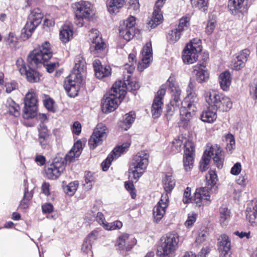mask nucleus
I'll use <instances>...</instances> for the list:
<instances>
[{"label": "nucleus", "instance_id": "f257e3e1", "mask_svg": "<svg viewBox=\"0 0 257 257\" xmlns=\"http://www.w3.org/2000/svg\"><path fill=\"white\" fill-rule=\"evenodd\" d=\"M75 65L70 75L64 82V87L68 95L71 97H74L80 89V84L83 81L81 72L83 71L85 61L83 58L78 55L75 58Z\"/></svg>", "mask_w": 257, "mask_h": 257}, {"label": "nucleus", "instance_id": "f03ea898", "mask_svg": "<svg viewBox=\"0 0 257 257\" xmlns=\"http://www.w3.org/2000/svg\"><path fill=\"white\" fill-rule=\"evenodd\" d=\"M122 81L113 84L112 88L104 96L101 102L102 110L104 113L113 111L125 95V87Z\"/></svg>", "mask_w": 257, "mask_h": 257}, {"label": "nucleus", "instance_id": "7ed1b4c3", "mask_svg": "<svg viewBox=\"0 0 257 257\" xmlns=\"http://www.w3.org/2000/svg\"><path fill=\"white\" fill-rule=\"evenodd\" d=\"M187 95L182 103L180 109V121L179 125L183 128H187L191 119L195 115L197 110L196 105L198 98L194 90L187 87Z\"/></svg>", "mask_w": 257, "mask_h": 257}, {"label": "nucleus", "instance_id": "20e7f679", "mask_svg": "<svg viewBox=\"0 0 257 257\" xmlns=\"http://www.w3.org/2000/svg\"><path fill=\"white\" fill-rule=\"evenodd\" d=\"M179 235L174 232H169L161 238L157 248V255L160 257H172L178 247Z\"/></svg>", "mask_w": 257, "mask_h": 257}, {"label": "nucleus", "instance_id": "39448f33", "mask_svg": "<svg viewBox=\"0 0 257 257\" xmlns=\"http://www.w3.org/2000/svg\"><path fill=\"white\" fill-rule=\"evenodd\" d=\"M52 56L50 44L46 41L35 49L28 56L27 60L32 67L38 66L47 62Z\"/></svg>", "mask_w": 257, "mask_h": 257}, {"label": "nucleus", "instance_id": "423d86ee", "mask_svg": "<svg viewBox=\"0 0 257 257\" xmlns=\"http://www.w3.org/2000/svg\"><path fill=\"white\" fill-rule=\"evenodd\" d=\"M205 97L206 102L216 111L219 109L223 112L227 111L232 107V103L230 98L215 90L206 91Z\"/></svg>", "mask_w": 257, "mask_h": 257}, {"label": "nucleus", "instance_id": "0eeeda50", "mask_svg": "<svg viewBox=\"0 0 257 257\" xmlns=\"http://www.w3.org/2000/svg\"><path fill=\"white\" fill-rule=\"evenodd\" d=\"M214 164L218 168H221L224 161L223 152L220 147L215 145L210 148L208 152L205 151L200 162L199 168L201 172H204L208 169V166L211 156Z\"/></svg>", "mask_w": 257, "mask_h": 257}, {"label": "nucleus", "instance_id": "6e6552de", "mask_svg": "<svg viewBox=\"0 0 257 257\" xmlns=\"http://www.w3.org/2000/svg\"><path fill=\"white\" fill-rule=\"evenodd\" d=\"M149 157V154L145 151L138 152L134 157L128 171L134 179L137 180L142 175L148 165Z\"/></svg>", "mask_w": 257, "mask_h": 257}, {"label": "nucleus", "instance_id": "1a4fd4ad", "mask_svg": "<svg viewBox=\"0 0 257 257\" xmlns=\"http://www.w3.org/2000/svg\"><path fill=\"white\" fill-rule=\"evenodd\" d=\"M43 15L41 10L36 8L31 11L29 15L27 22L22 31L21 37L24 40H27L41 23Z\"/></svg>", "mask_w": 257, "mask_h": 257}, {"label": "nucleus", "instance_id": "9d476101", "mask_svg": "<svg viewBox=\"0 0 257 257\" xmlns=\"http://www.w3.org/2000/svg\"><path fill=\"white\" fill-rule=\"evenodd\" d=\"M202 50L200 40L194 39L188 43L182 52V59L184 63L191 64L195 62Z\"/></svg>", "mask_w": 257, "mask_h": 257}, {"label": "nucleus", "instance_id": "9b49d317", "mask_svg": "<svg viewBox=\"0 0 257 257\" xmlns=\"http://www.w3.org/2000/svg\"><path fill=\"white\" fill-rule=\"evenodd\" d=\"M38 99L36 92L31 89L26 94L25 98V107L23 114L25 119L33 118L37 114Z\"/></svg>", "mask_w": 257, "mask_h": 257}, {"label": "nucleus", "instance_id": "f8f14e48", "mask_svg": "<svg viewBox=\"0 0 257 257\" xmlns=\"http://www.w3.org/2000/svg\"><path fill=\"white\" fill-rule=\"evenodd\" d=\"M136 18L131 16L126 20L120 22L119 36L127 41L131 40L135 35Z\"/></svg>", "mask_w": 257, "mask_h": 257}, {"label": "nucleus", "instance_id": "ddd939ff", "mask_svg": "<svg viewBox=\"0 0 257 257\" xmlns=\"http://www.w3.org/2000/svg\"><path fill=\"white\" fill-rule=\"evenodd\" d=\"M90 37V51L94 56L98 57L99 54L105 49V44L99 36V32L96 29H92L89 34Z\"/></svg>", "mask_w": 257, "mask_h": 257}, {"label": "nucleus", "instance_id": "4468645a", "mask_svg": "<svg viewBox=\"0 0 257 257\" xmlns=\"http://www.w3.org/2000/svg\"><path fill=\"white\" fill-rule=\"evenodd\" d=\"M108 133L107 127L102 123H99L94 130L88 141V145L91 149H95L100 145L107 137Z\"/></svg>", "mask_w": 257, "mask_h": 257}, {"label": "nucleus", "instance_id": "2eb2a0df", "mask_svg": "<svg viewBox=\"0 0 257 257\" xmlns=\"http://www.w3.org/2000/svg\"><path fill=\"white\" fill-rule=\"evenodd\" d=\"M17 66L18 70L22 75L26 76L27 80L31 83H36L40 80V75L38 72L30 67L28 69L26 64L22 58L17 61Z\"/></svg>", "mask_w": 257, "mask_h": 257}, {"label": "nucleus", "instance_id": "dca6fc26", "mask_svg": "<svg viewBox=\"0 0 257 257\" xmlns=\"http://www.w3.org/2000/svg\"><path fill=\"white\" fill-rule=\"evenodd\" d=\"M136 243V240L129 234L123 233L117 237L115 244L117 250L120 251H128Z\"/></svg>", "mask_w": 257, "mask_h": 257}, {"label": "nucleus", "instance_id": "f3484780", "mask_svg": "<svg viewBox=\"0 0 257 257\" xmlns=\"http://www.w3.org/2000/svg\"><path fill=\"white\" fill-rule=\"evenodd\" d=\"M72 7L78 17H84L85 19H89L93 15V7L88 2L81 1L73 4Z\"/></svg>", "mask_w": 257, "mask_h": 257}, {"label": "nucleus", "instance_id": "a211bd4d", "mask_svg": "<svg viewBox=\"0 0 257 257\" xmlns=\"http://www.w3.org/2000/svg\"><path fill=\"white\" fill-rule=\"evenodd\" d=\"M167 85L168 86L171 94V105L173 107H178L183 102L182 101L181 98V91L180 88L173 78L171 77L168 79Z\"/></svg>", "mask_w": 257, "mask_h": 257}, {"label": "nucleus", "instance_id": "6ab92c4d", "mask_svg": "<svg viewBox=\"0 0 257 257\" xmlns=\"http://www.w3.org/2000/svg\"><path fill=\"white\" fill-rule=\"evenodd\" d=\"M169 204V197L168 194H163L157 204L153 209V216L154 221L158 222L163 217L166 212V209Z\"/></svg>", "mask_w": 257, "mask_h": 257}, {"label": "nucleus", "instance_id": "aec40b11", "mask_svg": "<svg viewBox=\"0 0 257 257\" xmlns=\"http://www.w3.org/2000/svg\"><path fill=\"white\" fill-rule=\"evenodd\" d=\"M38 142L43 149L48 150L51 143V132L44 123H40L38 126Z\"/></svg>", "mask_w": 257, "mask_h": 257}, {"label": "nucleus", "instance_id": "412c9836", "mask_svg": "<svg viewBox=\"0 0 257 257\" xmlns=\"http://www.w3.org/2000/svg\"><path fill=\"white\" fill-rule=\"evenodd\" d=\"M130 143H125L120 146L115 148L112 151V153L109 154L107 158L101 163V167L103 171H105L108 170L110 166L111 161L114 159L117 158L121 153L125 152L126 150L130 147Z\"/></svg>", "mask_w": 257, "mask_h": 257}, {"label": "nucleus", "instance_id": "4be33fe9", "mask_svg": "<svg viewBox=\"0 0 257 257\" xmlns=\"http://www.w3.org/2000/svg\"><path fill=\"white\" fill-rule=\"evenodd\" d=\"M210 189L209 187H204L196 190L194 196V201L199 206L202 204L207 205L210 202Z\"/></svg>", "mask_w": 257, "mask_h": 257}, {"label": "nucleus", "instance_id": "5701e85b", "mask_svg": "<svg viewBox=\"0 0 257 257\" xmlns=\"http://www.w3.org/2000/svg\"><path fill=\"white\" fill-rule=\"evenodd\" d=\"M194 146L192 142H188L184 146V166L186 171L192 167L194 162Z\"/></svg>", "mask_w": 257, "mask_h": 257}, {"label": "nucleus", "instance_id": "b1692460", "mask_svg": "<svg viewBox=\"0 0 257 257\" xmlns=\"http://www.w3.org/2000/svg\"><path fill=\"white\" fill-rule=\"evenodd\" d=\"M206 64L205 62L198 64L193 67V73L195 75L196 81L198 83L206 82L209 77V73L205 69Z\"/></svg>", "mask_w": 257, "mask_h": 257}, {"label": "nucleus", "instance_id": "393cba45", "mask_svg": "<svg viewBox=\"0 0 257 257\" xmlns=\"http://www.w3.org/2000/svg\"><path fill=\"white\" fill-rule=\"evenodd\" d=\"M249 55L250 51L247 49L241 51L232 62V68L235 70H239L245 66V63L247 61Z\"/></svg>", "mask_w": 257, "mask_h": 257}, {"label": "nucleus", "instance_id": "a878e982", "mask_svg": "<svg viewBox=\"0 0 257 257\" xmlns=\"http://www.w3.org/2000/svg\"><path fill=\"white\" fill-rule=\"evenodd\" d=\"M228 7L230 13L234 15L243 13L247 10L244 0H229Z\"/></svg>", "mask_w": 257, "mask_h": 257}, {"label": "nucleus", "instance_id": "bb28decb", "mask_svg": "<svg viewBox=\"0 0 257 257\" xmlns=\"http://www.w3.org/2000/svg\"><path fill=\"white\" fill-rule=\"evenodd\" d=\"M93 65L95 76L98 79H102L110 75L111 69L110 66H105V67H103L99 60L96 59L93 62Z\"/></svg>", "mask_w": 257, "mask_h": 257}, {"label": "nucleus", "instance_id": "cd10ccee", "mask_svg": "<svg viewBox=\"0 0 257 257\" xmlns=\"http://www.w3.org/2000/svg\"><path fill=\"white\" fill-rule=\"evenodd\" d=\"M63 170V165L59 163H55L51 164L46 170L47 177L49 179H56L61 175Z\"/></svg>", "mask_w": 257, "mask_h": 257}, {"label": "nucleus", "instance_id": "c85d7f7f", "mask_svg": "<svg viewBox=\"0 0 257 257\" xmlns=\"http://www.w3.org/2000/svg\"><path fill=\"white\" fill-rule=\"evenodd\" d=\"M142 58L141 63L140 62L139 64L141 65L142 64L143 65L144 68H147L149 64L151 61L152 58V43L151 42H148L146 44L142 50Z\"/></svg>", "mask_w": 257, "mask_h": 257}, {"label": "nucleus", "instance_id": "c756f323", "mask_svg": "<svg viewBox=\"0 0 257 257\" xmlns=\"http://www.w3.org/2000/svg\"><path fill=\"white\" fill-rule=\"evenodd\" d=\"M218 249L219 252L231 251V241L229 237L223 234L218 239Z\"/></svg>", "mask_w": 257, "mask_h": 257}, {"label": "nucleus", "instance_id": "7c9ffc66", "mask_svg": "<svg viewBox=\"0 0 257 257\" xmlns=\"http://www.w3.org/2000/svg\"><path fill=\"white\" fill-rule=\"evenodd\" d=\"M82 144L79 142L75 143L73 148L65 157L67 162H71L75 158L79 157L82 151Z\"/></svg>", "mask_w": 257, "mask_h": 257}, {"label": "nucleus", "instance_id": "2f4dec72", "mask_svg": "<svg viewBox=\"0 0 257 257\" xmlns=\"http://www.w3.org/2000/svg\"><path fill=\"white\" fill-rule=\"evenodd\" d=\"M124 3V0H107V10L110 14H116L123 7Z\"/></svg>", "mask_w": 257, "mask_h": 257}, {"label": "nucleus", "instance_id": "473e14b6", "mask_svg": "<svg viewBox=\"0 0 257 257\" xmlns=\"http://www.w3.org/2000/svg\"><path fill=\"white\" fill-rule=\"evenodd\" d=\"M216 110L212 108L210 105L206 110L203 111L201 115L202 121L208 123L213 122L216 119Z\"/></svg>", "mask_w": 257, "mask_h": 257}, {"label": "nucleus", "instance_id": "72a5a7b5", "mask_svg": "<svg viewBox=\"0 0 257 257\" xmlns=\"http://www.w3.org/2000/svg\"><path fill=\"white\" fill-rule=\"evenodd\" d=\"M6 106L9 110V112L15 117L20 115V106L12 98H9L6 103Z\"/></svg>", "mask_w": 257, "mask_h": 257}, {"label": "nucleus", "instance_id": "f704fd0d", "mask_svg": "<svg viewBox=\"0 0 257 257\" xmlns=\"http://www.w3.org/2000/svg\"><path fill=\"white\" fill-rule=\"evenodd\" d=\"M231 77L229 72L225 71L219 76V83L221 88L224 91H227L231 84Z\"/></svg>", "mask_w": 257, "mask_h": 257}, {"label": "nucleus", "instance_id": "c9c22d12", "mask_svg": "<svg viewBox=\"0 0 257 257\" xmlns=\"http://www.w3.org/2000/svg\"><path fill=\"white\" fill-rule=\"evenodd\" d=\"M163 19L162 12L158 9H154L151 20L149 22V24L152 28H154L162 22Z\"/></svg>", "mask_w": 257, "mask_h": 257}, {"label": "nucleus", "instance_id": "e433bc0d", "mask_svg": "<svg viewBox=\"0 0 257 257\" xmlns=\"http://www.w3.org/2000/svg\"><path fill=\"white\" fill-rule=\"evenodd\" d=\"M163 103L160 101V99L154 98L152 106V114L154 118H158L162 112V106Z\"/></svg>", "mask_w": 257, "mask_h": 257}, {"label": "nucleus", "instance_id": "4c0bfd02", "mask_svg": "<svg viewBox=\"0 0 257 257\" xmlns=\"http://www.w3.org/2000/svg\"><path fill=\"white\" fill-rule=\"evenodd\" d=\"M220 222L222 226H226L230 218V210L226 206L223 205L219 209Z\"/></svg>", "mask_w": 257, "mask_h": 257}, {"label": "nucleus", "instance_id": "58836bf2", "mask_svg": "<svg viewBox=\"0 0 257 257\" xmlns=\"http://www.w3.org/2000/svg\"><path fill=\"white\" fill-rule=\"evenodd\" d=\"M72 35L73 32L71 28L67 25H64L60 31V39L63 43H67Z\"/></svg>", "mask_w": 257, "mask_h": 257}, {"label": "nucleus", "instance_id": "ea45409f", "mask_svg": "<svg viewBox=\"0 0 257 257\" xmlns=\"http://www.w3.org/2000/svg\"><path fill=\"white\" fill-rule=\"evenodd\" d=\"M164 188L166 192H170L175 185V181L170 174H166L163 179Z\"/></svg>", "mask_w": 257, "mask_h": 257}, {"label": "nucleus", "instance_id": "a19ab883", "mask_svg": "<svg viewBox=\"0 0 257 257\" xmlns=\"http://www.w3.org/2000/svg\"><path fill=\"white\" fill-rule=\"evenodd\" d=\"M246 219L251 223H254L257 219V205L248 206L246 210Z\"/></svg>", "mask_w": 257, "mask_h": 257}, {"label": "nucleus", "instance_id": "79ce46f5", "mask_svg": "<svg viewBox=\"0 0 257 257\" xmlns=\"http://www.w3.org/2000/svg\"><path fill=\"white\" fill-rule=\"evenodd\" d=\"M135 118L134 113L126 114L123 118V122L119 124L120 126L125 131L130 127V125L134 122Z\"/></svg>", "mask_w": 257, "mask_h": 257}, {"label": "nucleus", "instance_id": "37998d69", "mask_svg": "<svg viewBox=\"0 0 257 257\" xmlns=\"http://www.w3.org/2000/svg\"><path fill=\"white\" fill-rule=\"evenodd\" d=\"M188 142H192L188 140L186 138H184L182 136H179L177 139H175L172 144L173 148L175 149V152H179L181 150V147L183 145L184 147Z\"/></svg>", "mask_w": 257, "mask_h": 257}, {"label": "nucleus", "instance_id": "c03bdc74", "mask_svg": "<svg viewBox=\"0 0 257 257\" xmlns=\"http://www.w3.org/2000/svg\"><path fill=\"white\" fill-rule=\"evenodd\" d=\"M181 35L182 33L175 28L168 32L167 36V41L170 43H175L180 39Z\"/></svg>", "mask_w": 257, "mask_h": 257}, {"label": "nucleus", "instance_id": "a18cd8bd", "mask_svg": "<svg viewBox=\"0 0 257 257\" xmlns=\"http://www.w3.org/2000/svg\"><path fill=\"white\" fill-rule=\"evenodd\" d=\"M136 56L134 54H130L128 55L129 63H126L124 65V69L126 71L127 73L131 74L134 72L136 63L135 60Z\"/></svg>", "mask_w": 257, "mask_h": 257}, {"label": "nucleus", "instance_id": "49530a36", "mask_svg": "<svg viewBox=\"0 0 257 257\" xmlns=\"http://www.w3.org/2000/svg\"><path fill=\"white\" fill-rule=\"evenodd\" d=\"M206 178L207 181V187H209L210 189H211L212 187H214L216 184L217 181V176L214 171H209L208 174L206 176Z\"/></svg>", "mask_w": 257, "mask_h": 257}, {"label": "nucleus", "instance_id": "de8ad7c7", "mask_svg": "<svg viewBox=\"0 0 257 257\" xmlns=\"http://www.w3.org/2000/svg\"><path fill=\"white\" fill-rule=\"evenodd\" d=\"M190 18L187 17H183L179 20V23L178 27L176 28L178 31L182 33L183 31L187 30L190 26Z\"/></svg>", "mask_w": 257, "mask_h": 257}, {"label": "nucleus", "instance_id": "09e8293b", "mask_svg": "<svg viewBox=\"0 0 257 257\" xmlns=\"http://www.w3.org/2000/svg\"><path fill=\"white\" fill-rule=\"evenodd\" d=\"M130 76H127V80L125 81H122L124 83V86L125 87V90L134 91L140 88V85L138 82L136 81H130L129 80Z\"/></svg>", "mask_w": 257, "mask_h": 257}, {"label": "nucleus", "instance_id": "8fccbe9b", "mask_svg": "<svg viewBox=\"0 0 257 257\" xmlns=\"http://www.w3.org/2000/svg\"><path fill=\"white\" fill-rule=\"evenodd\" d=\"M78 183L77 181L70 182L64 188L66 193L69 196H72L77 189Z\"/></svg>", "mask_w": 257, "mask_h": 257}, {"label": "nucleus", "instance_id": "3c124183", "mask_svg": "<svg viewBox=\"0 0 257 257\" xmlns=\"http://www.w3.org/2000/svg\"><path fill=\"white\" fill-rule=\"evenodd\" d=\"M193 7H195L202 11L205 12L206 10L207 2L206 0H190Z\"/></svg>", "mask_w": 257, "mask_h": 257}, {"label": "nucleus", "instance_id": "603ef678", "mask_svg": "<svg viewBox=\"0 0 257 257\" xmlns=\"http://www.w3.org/2000/svg\"><path fill=\"white\" fill-rule=\"evenodd\" d=\"M122 226V223L120 221H115L111 223H107L106 222L104 226V227L106 230H115V229H119L121 228Z\"/></svg>", "mask_w": 257, "mask_h": 257}, {"label": "nucleus", "instance_id": "864d4df0", "mask_svg": "<svg viewBox=\"0 0 257 257\" xmlns=\"http://www.w3.org/2000/svg\"><path fill=\"white\" fill-rule=\"evenodd\" d=\"M225 142L227 143L226 149L229 151H231L233 146L235 145V140L234 136L231 134H227L225 136Z\"/></svg>", "mask_w": 257, "mask_h": 257}, {"label": "nucleus", "instance_id": "5fc2aeb1", "mask_svg": "<svg viewBox=\"0 0 257 257\" xmlns=\"http://www.w3.org/2000/svg\"><path fill=\"white\" fill-rule=\"evenodd\" d=\"M216 21L215 19H211L208 20L207 26L206 27V32L208 35H210L213 32L215 28Z\"/></svg>", "mask_w": 257, "mask_h": 257}, {"label": "nucleus", "instance_id": "6e6d98bb", "mask_svg": "<svg viewBox=\"0 0 257 257\" xmlns=\"http://www.w3.org/2000/svg\"><path fill=\"white\" fill-rule=\"evenodd\" d=\"M125 188L130 192L131 197L133 199H135L136 197L135 189L134 188V184L131 182H125L124 183Z\"/></svg>", "mask_w": 257, "mask_h": 257}, {"label": "nucleus", "instance_id": "4d7b16f0", "mask_svg": "<svg viewBox=\"0 0 257 257\" xmlns=\"http://www.w3.org/2000/svg\"><path fill=\"white\" fill-rule=\"evenodd\" d=\"M92 244L91 240H89V238H86L82 244V250L85 253H88L91 249Z\"/></svg>", "mask_w": 257, "mask_h": 257}, {"label": "nucleus", "instance_id": "13d9d810", "mask_svg": "<svg viewBox=\"0 0 257 257\" xmlns=\"http://www.w3.org/2000/svg\"><path fill=\"white\" fill-rule=\"evenodd\" d=\"M196 220V214H192L189 215L187 220L185 222V225L188 227H191Z\"/></svg>", "mask_w": 257, "mask_h": 257}, {"label": "nucleus", "instance_id": "bf43d9fd", "mask_svg": "<svg viewBox=\"0 0 257 257\" xmlns=\"http://www.w3.org/2000/svg\"><path fill=\"white\" fill-rule=\"evenodd\" d=\"M7 42L11 46H14L16 45L18 42V39L15 34L13 33H10L8 37L7 38Z\"/></svg>", "mask_w": 257, "mask_h": 257}, {"label": "nucleus", "instance_id": "052dcab7", "mask_svg": "<svg viewBox=\"0 0 257 257\" xmlns=\"http://www.w3.org/2000/svg\"><path fill=\"white\" fill-rule=\"evenodd\" d=\"M241 171V165L239 162L236 163L231 168L230 173L233 175H238Z\"/></svg>", "mask_w": 257, "mask_h": 257}, {"label": "nucleus", "instance_id": "680f3d73", "mask_svg": "<svg viewBox=\"0 0 257 257\" xmlns=\"http://www.w3.org/2000/svg\"><path fill=\"white\" fill-rule=\"evenodd\" d=\"M191 200V189L187 187L184 192L183 201L184 203H188Z\"/></svg>", "mask_w": 257, "mask_h": 257}, {"label": "nucleus", "instance_id": "e2e57ef3", "mask_svg": "<svg viewBox=\"0 0 257 257\" xmlns=\"http://www.w3.org/2000/svg\"><path fill=\"white\" fill-rule=\"evenodd\" d=\"M54 101L52 99L48 98L44 100V104L45 106L49 110L54 111Z\"/></svg>", "mask_w": 257, "mask_h": 257}, {"label": "nucleus", "instance_id": "0e129e2a", "mask_svg": "<svg viewBox=\"0 0 257 257\" xmlns=\"http://www.w3.org/2000/svg\"><path fill=\"white\" fill-rule=\"evenodd\" d=\"M6 90L7 93H11L17 87V84L16 82H12L6 84Z\"/></svg>", "mask_w": 257, "mask_h": 257}, {"label": "nucleus", "instance_id": "69168bd1", "mask_svg": "<svg viewBox=\"0 0 257 257\" xmlns=\"http://www.w3.org/2000/svg\"><path fill=\"white\" fill-rule=\"evenodd\" d=\"M72 131L74 134L78 135L81 131V124L78 121L75 122L73 125Z\"/></svg>", "mask_w": 257, "mask_h": 257}, {"label": "nucleus", "instance_id": "338daca9", "mask_svg": "<svg viewBox=\"0 0 257 257\" xmlns=\"http://www.w3.org/2000/svg\"><path fill=\"white\" fill-rule=\"evenodd\" d=\"M247 179V177L245 174L244 175H241L236 180L237 183L241 186L244 187L246 185Z\"/></svg>", "mask_w": 257, "mask_h": 257}, {"label": "nucleus", "instance_id": "774afa93", "mask_svg": "<svg viewBox=\"0 0 257 257\" xmlns=\"http://www.w3.org/2000/svg\"><path fill=\"white\" fill-rule=\"evenodd\" d=\"M42 211L45 213H50L53 211V206L51 203H45L42 206Z\"/></svg>", "mask_w": 257, "mask_h": 257}]
</instances>
